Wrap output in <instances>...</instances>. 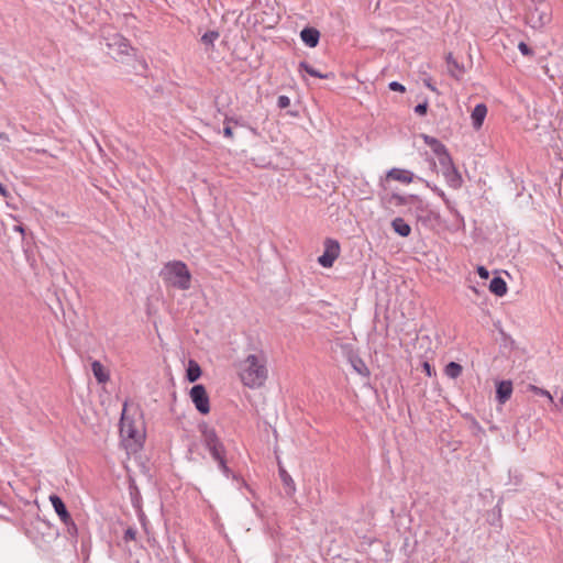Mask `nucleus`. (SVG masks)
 I'll return each mask as SVG.
<instances>
[{"label":"nucleus","mask_w":563,"mask_h":563,"mask_svg":"<svg viewBox=\"0 0 563 563\" xmlns=\"http://www.w3.org/2000/svg\"><path fill=\"white\" fill-rule=\"evenodd\" d=\"M230 121H231V119H225V126L223 129V134H224L225 137L232 139L233 137V130L228 124Z\"/></svg>","instance_id":"c85d7f7f"},{"label":"nucleus","mask_w":563,"mask_h":563,"mask_svg":"<svg viewBox=\"0 0 563 563\" xmlns=\"http://www.w3.org/2000/svg\"><path fill=\"white\" fill-rule=\"evenodd\" d=\"M104 38L107 41L108 48L117 59L122 60L124 56H129L135 51L128 40L118 33L107 34Z\"/></svg>","instance_id":"39448f33"},{"label":"nucleus","mask_w":563,"mask_h":563,"mask_svg":"<svg viewBox=\"0 0 563 563\" xmlns=\"http://www.w3.org/2000/svg\"><path fill=\"white\" fill-rule=\"evenodd\" d=\"M301 41L309 47H316L319 43L320 32L314 27H305L300 32Z\"/></svg>","instance_id":"4468645a"},{"label":"nucleus","mask_w":563,"mask_h":563,"mask_svg":"<svg viewBox=\"0 0 563 563\" xmlns=\"http://www.w3.org/2000/svg\"><path fill=\"white\" fill-rule=\"evenodd\" d=\"M238 375L245 387L251 389L263 387L268 378L265 352L257 350L241 360L238 364Z\"/></svg>","instance_id":"f257e3e1"},{"label":"nucleus","mask_w":563,"mask_h":563,"mask_svg":"<svg viewBox=\"0 0 563 563\" xmlns=\"http://www.w3.org/2000/svg\"><path fill=\"white\" fill-rule=\"evenodd\" d=\"M528 390H529V391H532V393H533V394H536V395H539V396H542V397L548 398V400H549L551 404H553V402H554V400H553V397H552L551 393H550L549 390H547V389H543V388H540V387H538V386H536V385L530 384V385H528Z\"/></svg>","instance_id":"5701e85b"},{"label":"nucleus","mask_w":563,"mask_h":563,"mask_svg":"<svg viewBox=\"0 0 563 563\" xmlns=\"http://www.w3.org/2000/svg\"><path fill=\"white\" fill-rule=\"evenodd\" d=\"M219 34L217 32H208L202 35L201 41L206 44H212L217 38Z\"/></svg>","instance_id":"b1692460"},{"label":"nucleus","mask_w":563,"mask_h":563,"mask_svg":"<svg viewBox=\"0 0 563 563\" xmlns=\"http://www.w3.org/2000/svg\"><path fill=\"white\" fill-rule=\"evenodd\" d=\"M120 435L125 449L133 453L142 448L145 440V427L141 413L128 404H124L122 410Z\"/></svg>","instance_id":"f03ea898"},{"label":"nucleus","mask_w":563,"mask_h":563,"mask_svg":"<svg viewBox=\"0 0 563 563\" xmlns=\"http://www.w3.org/2000/svg\"><path fill=\"white\" fill-rule=\"evenodd\" d=\"M423 142L433 151V153L439 157L440 164L444 165V163H450V154L446 151V147L435 137L422 134L421 135Z\"/></svg>","instance_id":"1a4fd4ad"},{"label":"nucleus","mask_w":563,"mask_h":563,"mask_svg":"<svg viewBox=\"0 0 563 563\" xmlns=\"http://www.w3.org/2000/svg\"><path fill=\"white\" fill-rule=\"evenodd\" d=\"M444 168V177L450 187L457 189L462 186L463 179L459 170L455 168L452 158L450 157V163H444L442 165Z\"/></svg>","instance_id":"9b49d317"},{"label":"nucleus","mask_w":563,"mask_h":563,"mask_svg":"<svg viewBox=\"0 0 563 563\" xmlns=\"http://www.w3.org/2000/svg\"><path fill=\"white\" fill-rule=\"evenodd\" d=\"M497 399L500 404H505L510 399L512 394V383L510 380H503L497 385Z\"/></svg>","instance_id":"2eb2a0df"},{"label":"nucleus","mask_w":563,"mask_h":563,"mask_svg":"<svg viewBox=\"0 0 563 563\" xmlns=\"http://www.w3.org/2000/svg\"><path fill=\"white\" fill-rule=\"evenodd\" d=\"M201 373L202 372H201L200 365L196 361L190 360L188 362V367H187V373H186L187 379L190 383H194L200 378Z\"/></svg>","instance_id":"6ab92c4d"},{"label":"nucleus","mask_w":563,"mask_h":563,"mask_svg":"<svg viewBox=\"0 0 563 563\" xmlns=\"http://www.w3.org/2000/svg\"><path fill=\"white\" fill-rule=\"evenodd\" d=\"M389 89L393 90V91H398V92H405L406 91V88L404 85H401L400 82L398 81H391L389 84Z\"/></svg>","instance_id":"cd10ccee"},{"label":"nucleus","mask_w":563,"mask_h":563,"mask_svg":"<svg viewBox=\"0 0 563 563\" xmlns=\"http://www.w3.org/2000/svg\"><path fill=\"white\" fill-rule=\"evenodd\" d=\"M487 107L484 103H478L471 113L472 126L478 131L485 121L487 115Z\"/></svg>","instance_id":"f8f14e48"},{"label":"nucleus","mask_w":563,"mask_h":563,"mask_svg":"<svg viewBox=\"0 0 563 563\" xmlns=\"http://www.w3.org/2000/svg\"><path fill=\"white\" fill-rule=\"evenodd\" d=\"M350 363L353 369L361 376L368 377L371 375L369 368L365 362L358 356H352Z\"/></svg>","instance_id":"dca6fc26"},{"label":"nucleus","mask_w":563,"mask_h":563,"mask_svg":"<svg viewBox=\"0 0 563 563\" xmlns=\"http://www.w3.org/2000/svg\"><path fill=\"white\" fill-rule=\"evenodd\" d=\"M0 192H1V194H4V189H3V187H2V185H1V184H0Z\"/></svg>","instance_id":"72a5a7b5"},{"label":"nucleus","mask_w":563,"mask_h":563,"mask_svg":"<svg viewBox=\"0 0 563 563\" xmlns=\"http://www.w3.org/2000/svg\"><path fill=\"white\" fill-rule=\"evenodd\" d=\"M489 290L496 296H504L507 292V284L501 277H495L489 284Z\"/></svg>","instance_id":"a211bd4d"},{"label":"nucleus","mask_w":563,"mask_h":563,"mask_svg":"<svg viewBox=\"0 0 563 563\" xmlns=\"http://www.w3.org/2000/svg\"><path fill=\"white\" fill-rule=\"evenodd\" d=\"M49 501H51L54 510L58 515L60 521L63 523H65L66 526L75 529L76 528L75 522L71 519V516L69 515V512L67 511L66 506L63 503V500L57 495H51Z\"/></svg>","instance_id":"9d476101"},{"label":"nucleus","mask_w":563,"mask_h":563,"mask_svg":"<svg viewBox=\"0 0 563 563\" xmlns=\"http://www.w3.org/2000/svg\"><path fill=\"white\" fill-rule=\"evenodd\" d=\"M387 179H393L402 184H410L413 180V174L402 168H393L387 173Z\"/></svg>","instance_id":"ddd939ff"},{"label":"nucleus","mask_w":563,"mask_h":563,"mask_svg":"<svg viewBox=\"0 0 563 563\" xmlns=\"http://www.w3.org/2000/svg\"><path fill=\"white\" fill-rule=\"evenodd\" d=\"M299 70H303L307 74H309L310 76H313V77H317V78H322V79H328V78H332L333 77L332 74H321L320 71L314 69L311 65H309L306 62H302V63L299 64Z\"/></svg>","instance_id":"412c9836"},{"label":"nucleus","mask_w":563,"mask_h":563,"mask_svg":"<svg viewBox=\"0 0 563 563\" xmlns=\"http://www.w3.org/2000/svg\"><path fill=\"white\" fill-rule=\"evenodd\" d=\"M161 278L167 287L188 290L191 287V273L181 261L167 262L161 273Z\"/></svg>","instance_id":"7ed1b4c3"},{"label":"nucleus","mask_w":563,"mask_h":563,"mask_svg":"<svg viewBox=\"0 0 563 563\" xmlns=\"http://www.w3.org/2000/svg\"><path fill=\"white\" fill-rule=\"evenodd\" d=\"M277 106L280 109H286L290 106V99L287 96H279L277 100Z\"/></svg>","instance_id":"a878e982"},{"label":"nucleus","mask_w":563,"mask_h":563,"mask_svg":"<svg viewBox=\"0 0 563 563\" xmlns=\"http://www.w3.org/2000/svg\"><path fill=\"white\" fill-rule=\"evenodd\" d=\"M189 397L195 408L201 415H208L211 410L210 398L203 385H195L189 390Z\"/></svg>","instance_id":"0eeeda50"},{"label":"nucleus","mask_w":563,"mask_h":563,"mask_svg":"<svg viewBox=\"0 0 563 563\" xmlns=\"http://www.w3.org/2000/svg\"><path fill=\"white\" fill-rule=\"evenodd\" d=\"M422 367H423V371L426 372V374L429 376V377H432L435 375V371L434 368L428 363V362H424L422 364Z\"/></svg>","instance_id":"c756f323"},{"label":"nucleus","mask_w":563,"mask_h":563,"mask_svg":"<svg viewBox=\"0 0 563 563\" xmlns=\"http://www.w3.org/2000/svg\"><path fill=\"white\" fill-rule=\"evenodd\" d=\"M551 21V8L543 0L533 2L526 13V22L532 29H542Z\"/></svg>","instance_id":"20e7f679"},{"label":"nucleus","mask_w":563,"mask_h":563,"mask_svg":"<svg viewBox=\"0 0 563 563\" xmlns=\"http://www.w3.org/2000/svg\"><path fill=\"white\" fill-rule=\"evenodd\" d=\"M282 476H283V481H284L285 484L292 483L291 477L286 472H283Z\"/></svg>","instance_id":"473e14b6"},{"label":"nucleus","mask_w":563,"mask_h":563,"mask_svg":"<svg viewBox=\"0 0 563 563\" xmlns=\"http://www.w3.org/2000/svg\"><path fill=\"white\" fill-rule=\"evenodd\" d=\"M91 369L99 383H106L109 380V374L99 361L92 362Z\"/></svg>","instance_id":"aec40b11"},{"label":"nucleus","mask_w":563,"mask_h":563,"mask_svg":"<svg viewBox=\"0 0 563 563\" xmlns=\"http://www.w3.org/2000/svg\"><path fill=\"white\" fill-rule=\"evenodd\" d=\"M136 537V531L132 528H129L124 533V539L128 540H134Z\"/></svg>","instance_id":"7c9ffc66"},{"label":"nucleus","mask_w":563,"mask_h":563,"mask_svg":"<svg viewBox=\"0 0 563 563\" xmlns=\"http://www.w3.org/2000/svg\"><path fill=\"white\" fill-rule=\"evenodd\" d=\"M463 372V367L456 362H450L445 368L444 374L450 378H457Z\"/></svg>","instance_id":"4be33fe9"},{"label":"nucleus","mask_w":563,"mask_h":563,"mask_svg":"<svg viewBox=\"0 0 563 563\" xmlns=\"http://www.w3.org/2000/svg\"><path fill=\"white\" fill-rule=\"evenodd\" d=\"M340 255V244L338 241L332 239H327L324 241V252L321 256H319L318 262L323 267H332L335 260Z\"/></svg>","instance_id":"6e6552de"},{"label":"nucleus","mask_w":563,"mask_h":563,"mask_svg":"<svg viewBox=\"0 0 563 563\" xmlns=\"http://www.w3.org/2000/svg\"><path fill=\"white\" fill-rule=\"evenodd\" d=\"M391 227L396 233H398L400 236H408L411 233L410 225L402 219V218H396L391 222Z\"/></svg>","instance_id":"f3484780"},{"label":"nucleus","mask_w":563,"mask_h":563,"mask_svg":"<svg viewBox=\"0 0 563 563\" xmlns=\"http://www.w3.org/2000/svg\"><path fill=\"white\" fill-rule=\"evenodd\" d=\"M477 273H478L479 277H481V278H484V279H487V278H488V276H489L488 271H487L485 267H483V266H479V267L477 268Z\"/></svg>","instance_id":"2f4dec72"},{"label":"nucleus","mask_w":563,"mask_h":563,"mask_svg":"<svg viewBox=\"0 0 563 563\" xmlns=\"http://www.w3.org/2000/svg\"><path fill=\"white\" fill-rule=\"evenodd\" d=\"M428 111V102L419 103L415 108V112L419 115H424Z\"/></svg>","instance_id":"bb28decb"},{"label":"nucleus","mask_w":563,"mask_h":563,"mask_svg":"<svg viewBox=\"0 0 563 563\" xmlns=\"http://www.w3.org/2000/svg\"><path fill=\"white\" fill-rule=\"evenodd\" d=\"M518 48L521 52V54L525 55V56H532L533 55V51L525 42H520L518 44Z\"/></svg>","instance_id":"393cba45"},{"label":"nucleus","mask_w":563,"mask_h":563,"mask_svg":"<svg viewBox=\"0 0 563 563\" xmlns=\"http://www.w3.org/2000/svg\"><path fill=\"white\" fill-rule=\"evenodd\" d=\"M202 439L213 459L220 463L221 467H225L224 449L216 431L205 428L202 430Z\"/></svg>","instance_id":"423d86ee"}]
</instances>
